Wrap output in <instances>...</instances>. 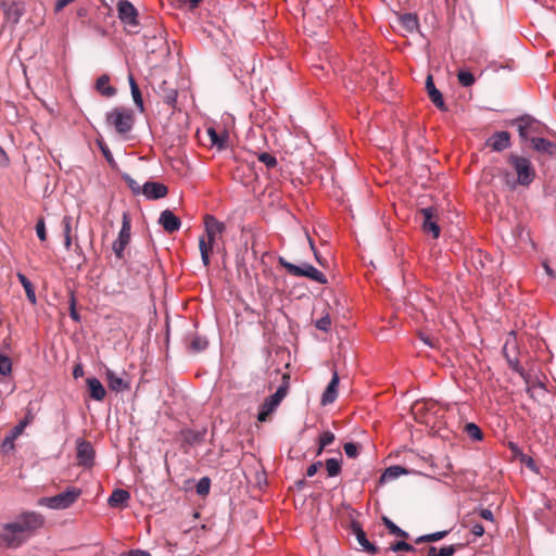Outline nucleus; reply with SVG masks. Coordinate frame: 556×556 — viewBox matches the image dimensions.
Here are the masks:
<instances>
[{
	"instance_id": "f257e3e1",
	"label": "nucleus",
	"mask_w": 556,
	"mask_h": 556,
	"mask_svg": "<svg viewBox=\"0 0 556 556\" xmlns=\"http://www.w3.org/2000/svg\"><path fill=\"white\" fill-rule=\"evenodd\" d=\"M43 523L41 515L28 511L20 515L13 522L2 526L0 541L8 547H18L26 540V533L40 528Z\"/></svg>"
},
{
	"instance_id": "f03ea898",
	"label": "nucleus",
	"mask_w": 556,
	"mask_h": 556,
	"mask_svg": "<svg viewBox=\"0 0 556 556\" xmlns=\"http://www.w3.org/2000/svg\"><path fill=\"white\" fill-rule=\"evenodd\" d=\"M508 163L516 173V177L508 170L500 172L498 177L509 190H515L518 186H529L535 177V170L529 159L511 154Z\"/></svg>"
},
{
	"instance_id": "7ed1b4c3",
	"label": "nucleus",
	"mask_w": 556,
	"mask_h": 556,
	"mask_svg": "<svg viewBox=\"0 0 556 556\" xmlns=\"http://www.w3.org/2000/svg\"><path fill=\"white\" fill-rule=\"evenodd\" d=\"M205 236L199 239V249L201 260L205 267L210 265V252L216 244L217 239L222 238L226 226L212 215H206L204 220Z\"/></svg>"
},
{
	"instance_id": "20e7f679",
	"label": "nucleus",
	"mask_w": 556,
	"mask_h": 556,
	"mask_svg": "<svg viewBox=\"0 0 556 556\" xmlns=\"http://www.w3.org/2000/svg\"><path fill=\"white\" fill-rule=\"evenodd\" d=\"M80 495V489L76 486H67L64 492H61L54 496L39 498L38 505L53 510H63L73 506Z\"/></svg>"
},
{
	"instance_id": "39448f33",
	"label": "nucleus",
	"mask_w": 556,
	"mask_h": 556,
	"mask_svg": "<svg viewBox=\"0 0 556 556\" xmlns=\"http://www.w3.org/2000/svg\"><path fill=\"white\" fill-rule=\"evenodd\" d=\"M278 263L281 267H283L291 276L294 277H306L312 279L313 281H316L318 283L325 285L327 283L326 276L318 270L316 267L308 263H302L301 265H295L289 261H287L285 257L279 256Z\"/></svg>"
},
{
	"instance_id": "423d86ee",
	"label": "nucleus",
	"mask_w": 556,
	"mask_h": 556,
	"mask_svg": "<svg viewBox=\"0 0 556 556\" xmlns=\"http://www.w3.org/2000/svg\"><path fill=\"white\" fill-rule=\"evenodd\" d=\"M106 122L112 125L118 134H127L132 129L134 115L128 109L116 108L106 114Z\"/></svg>"
},
{
	"instance_id": "0eeeda50",
	"label": "nucleus",
	"mask_w": 556,
	"mask_h": 556,
	"mask_svg": "<svg viewBox=\"0 0 556 556\" xmlns=\"http://www.w3.org/2000/svg\"><path fill=\"white\" fill-rule=\"evenodd\" d=\"M287 391L288 387L282 384L276 390L274 394L265 399L257 414V420L260 422L267 421L269 416L276 412L282 400L286 397Z\"/></svg>"
},
{
	"instance_id": "6e6552de",
	"label": "nucleus",
	"mask_w": 556,
	"mask_h": 556,
	"mask_svg": "<svg viewBox=\"0 0 556 556\" xmlns=\"http://www.w3.org/2000/svg\"><path fill=\"white\" fill-rule=\"evenodd\" d=\"M515 125H517L519 136L522 140H530L532 135L543 134L544 130H547V127L540 123L538 119L533 118L530 115H523L517 119H515Z\"/></svg>"
},
{
	"instance_id": "1a4fd4ad",
	"label": "nucleus",
	"mask_w": 556,
	"mask_h": 556,
	"mask_svg": "<svg viewBox=\"0 0 556 556\" xmlns=\"http://www.w3.org/2000/svg\"><path fill=\"white\" fill-rule=\"evenodd\" d=\"M130 222L127 213L123 214L122 228L118 232L117 239L112 244V250L117 258H122L124 251L130 241Z\"/></svg>"
},
{
	"instance_id": "9d476101",
	"label": "nucleus",
	"mask_w": 556,
	"mask_h": 556,
	"mask_svg": "<svg viewBox=\"0 0 556 556\" xmlns=\"http://www.w3.org/2000/svg\"><path fill=\"white\" fill-rule=\"evenodd\" d=\"M118 18L131 30L138 26V11L128 0H119L117 2Z\"/></svg>"
},
{
	"instance_id": "9b49d317",
	"label": "nucleus",
	"mask_w": 556,
	"mask_h": 556,
	"mask_svg": "<svg viewBox=\"0 0 556 556\" xmlns=\"http://www.w3.org/2000/svg\"><path fill=\"white\" fill-rule=\"evenodd\" d=\"M422 216V230L432 235L434 239L440 237L441 229L438 225V213L432 206L420 210Z\"/></svg>"
},
{
	"instance_id": "f8f14e48",
	"label": "nucleus",
	"mask_w": 556,
	"mask_h": 556,
	"mask_svg": "<svg viewBox=\"0 0 556 556\" xmlns=\"http://www.w3.org/2000/svg\"><path fill=\"white\" fill-rule=\"evenodd\" d=\"M78 464L85 467H91L94 458V450L90 442L78 439L76 441Z\"/></svg>"
},
{
	"instance_id": "ddd939ff",
	"label": "nucleus",
	"mask_w": 556,
	"mask_h": 556,
	"mask_svg": "<svg viewBox=\"0 0 556 556\" xmlns=\"http://www.w3.org/2000/svg\"><path fill=\"white\" fill-rule=\"evenodd\" d=\"M144 46L148 52L154 53L166 47V37L162 29H155L152 34H144Z\"/></svg>"
},
{
	"instance_id": "4468645a",
	"label": "nucleus",
	"mask_w": 556,
	"mask_h": 556,
	"mask_svg": "<svg viewBox=\"0 0 556 556\" xmlns=\"http://www.w3.org/2000/svg\"><path fill=\"white\" fill-rule=\"evenodd\" d=\"M352 533L354 534L362 551H364L370 555H376L378 553V551H379L378 547L367 539V535L359 523H357V522L352 523Z\"/></svg>"
},
{
	"instance_id": "2eb2a0df",
	"label": "nucleus",
	"mask_w": 556,
	"mask_h": 556,
	"mask_svg": "<svg viewBox=\"0 0 556 556\" xmlns=\"http://www.w3.org/2000/svg\"><path fill=\"white\" fill-rule=\"evenodd\" d=\"M168 192L167 187L164 184L156 181H147L142 186V193L149 200H157L166 197Z\"/></svg>"
},
{
	"instance_id": "dca6fc26",
	"label": "nucleus",
	"mask_w": 556,
	"mask_h": 556,
	"mask_svg": "<svg viewBox=\"0 0 556 556\" xmlns=\"http://www.w3.org/2000/svg\"><path fill=\"white\" fill-rule=\"evenodd\" d=\"M159 223L168 233L179 230L181 226L180 219L169 210H165L161 213Z\"/></svg>"
},
{
	"instance_id": "f3484780",
	"label": "nucleus",
	"mask_w": 556,
	"mask_h": 556,
	"mask_svg": "<svg viewBox=\"0 0 556 556\" xmlns=\"http://www.w3.org/2000/svg\"><path fill=\"white\" fill-rule=\"evenodd\" d=\"M339 380L340 379H339L338 372L333 371L331 380L321 395V404L323 405L331 404L338 397Z\"/></svg>"
},
{
	"instance_id": "a211bd4d",
	"label": "nucleus",
	"mask_w": 556,
	"mask_h": 556,
	"mask_svg": "<svg viewBox=\"0 0 556 556\" xmlns=\"http://www.w3.org/2000/svg\"><path fill=\"white\" fill-rule=\"evenodd\" d=\"M494 151L501 152L510 144V135L508 131L495 132L486 142Z\"/></svg>"
},
{
	"instance_id": "6ab92c4d",
	"label": "nucleus",
	"mask_w": 556,
	"mask_h": 556,
	"mask_svg": "<svg viewBox=\"0 0 556 556\" xmlns=\"http://www.w3.org/2000/svg\"><path fill=\"white\" fill-rule=\"evenodd\" d=\"M426 89L428 91V94L431 99V101L433 102V104L442 110V111H445L446 110V106H445V103H444V100H443V97H442V93L435 88L434 86V83H433V79H432V76L429 75L426 79Z\"/></svg>"
},
{
	"instance_id": "aec40b11",
	"label": "nucleus",
	"mask_w": 556,
	"mask_h": 556,
	"mask_svg": "<svg viewBox=\"0 0 556 556\" xmlns=\"http://www.w3.org/2000/svg\"><path fill=\"white\" fill-rule=\"evenodd\" d=\"M87 386L89 389V395L91 399L96 401H102L105 397V389L101 381L96 377H90L87 379Z\"/></svg>"
},
{
	"instance_id": "412c9836",
	"label": "nucleus",
	"mask_w": 556,
	"mask_h": 556,
	"mask_svg": "<svg viewBox=\"0 0 556 556\" xmlns=\"http://www.w3.org/2000/svg\"><path fill=\"white\" fill-rule=\"evenodd\" d=\"M531 143L534 150L540 153L555 155L556 154V144L549 140L533 137L531 138Z\"/></svg>"
},
{
	"instance_id": "4be33fe9",
	"label": "nucleus",
	"mask_w": 556,
	"mask_h": 556,
	"mask_svg": "<svg viewBox=\"0 0 556 556\" xmlns=\"http://www.w3.org/2000/svg\"><path fill=\"white\" fill-rule=\"evenodd\" d=\"M130 498L128 491L124 489H115L110 495L108 503L111 507L124 506Z\"/></svg>"
},
{
	"instance_id": "5701e85b",
	"label": "nucleus",
	"mask_w": 556,
	"mask_h": 556,
	"mask_svg": "<svg viewBox=\"0 0 556 556\" xmlns=\"http://www.w3.org/2000/svg\"><path fill=\"white\" fill-rule=\"evenodd\" d=\"M106 379L111 390L119 392L128 388V383L124 379L117 376L114 371L106 370Z\"/></svg>"
},
{
	"instance_id": "b1692460",
	"label": "nucleus",
	"mask_w": 556,
	"mask_h": 556,
	"mask_svg": "<svg viewBox=\"0 0 556 556\" xmlns=\"http://www.w3.org/2000/svg\"><path fill=\"white\" fill-rule=\"evenodd\" d=\"M16 277H17L18 281L21 282V285L23 286L28 301L31 304H36L37 298H36L35 288H34L31 281L22 273H17Z\"/></svg>"
},
{
	"instance_id": "393cba45",
	"label": "nucleus",
	"mask_w": 556,
	"mask_h": 556,
	"mask_svg": "<svg viewBox=\"0 0 556 556\" xmlns=\"http://www.w3.org/2000/svg\"><path fill=\"white\" fill-rule=\"evenodd\" d=\"M128 80H129V86H130V91H131L134 102H135L136 106L138 108V110L140 112H143L144 105H143V100L141 97L140 89H139L132 75H129Z\"/></svg>"
},
{
	"instance_id": "a878e982",
	"label": "nucleus",
	"mask_w": 556,
	"mask_h": 556,
	"mask_svg": "<svg viewBox=\"0 0 556 556\" xmlns=\"http://www.w3.org/2000/svg\"><path fill=\"white\" fill-rule=\"evenodd\" d=\"M110 77L108 75H102L97 79L96 88L97 90L106 97H112L115 94V88L109 86Z\"/></svg>"
},
{
	"instance_id": "bb28decb",
	"label": "nucleus",
	"mask_w": 556,
	"mask_h": 556,
	"mask_svg": "<svg viewBox=\"0 0 556 556\" xmlns=\"http://www.w3.org/2000/svg\"><path fill=\"white\" fill-rule=\"evenodd\" d=\"M400 24L408 31H414L418 27V18L413 13H404L400 16Z\"/></svg>"
},
{
	"instance_id": "cd10ccee",
	"label": "nucleus",
	"mask_w": 556,
	"mask_h": 556,
	"mask_svg": "<svg viewBox=\"0 0 556 556\" xmlns=\"http://www.w3.org/2000/svg\"><path fill=\"white\" fill-rule=\"evenodd\" d=\"M464 430L467 435L475 441H481L483 439L482 430L475 422H467Z\"/></svg>"
},
{
	"instance_id": "c85d7f7f",
	"label": "nucleus",
	"mask_w": 556,
	"mask_h": 556,
	"mask_svg": "<svg viewBox=\"0 0 556 556\" xmlns=\"http://www.w3.org/2000/svg\"><path fill=\"white\" fill-rule=\"evenodd\" d=\"M326 469L329 477H336L341 471V462L337 458L326 460Z\"/></svg>"
},
{
	"instance_id": "c756f323",
	"label": "nucleus",
	"mask_w": 556,
	"mask_h": 556,
	"mask_svg": "<svg viewBox=\"0 0 556 556\" xmlns=\"http://www.w3.org/2000/svg\"><path fill=\"white\" fill-rule=\"evenodd\" d=\"M382 521H383L384 526L388 528V530L390 531L391 534H394V535H397V536H402V538H407L408 536V533L406 531H404L403 529L397 527L388 517H383Z\"/></svg>"
},
{
	"instance_id": "7c9ffc66",
	"label": "nucleus",
	"mask_w": 556,
	"mask_h": 556,
	"mask_svg": "<svg viewBox=\"0 0 556 556\" xmlns=\"http://www.w3.org/2000/svg\"><path fill=\"white\" fill-rule=\"evenodd\" d=\"M334 441V434L330 431H324L319 435V447L317 451V455H320L325 447L330 445Z\"/></svg>"
},
{
	"instance_id": "2f4dec72",
	"label": "nucleus",
	"mask_w": 556,
	"mask_h": 556,
	"mask_svg": "<svg viewBox=\"0 0 556 556\" xmlns=\"http://www.w3.org/2000/svg\"><path fill=\"white\" fill-rule=\"evenodd\" d=\"M406 472H407L406 469L401 466H391L384 470L382 478L383 479H396Z\"/></svg>"
},
{
	"instance_id": "473e14b6",
	"label": "nucleus",
	"mask_w": 556,
	"mask_h": 556,
	"mask_svg": "<svg viewBox=\"0 0 556 556\" xmlns=\"http://www.w3.org/2000/svg\"><path fill=\"white\" fill-rule=\"evenodd\" d=\"M457 78L463 87H470L475 84V77L468 71H459L457 74Z\"/></svg>"
},
{
	"instance_id": "72a5a7b5",
	"label": "nucleus",
	"mask_w": 556,
	"mask_h": 556,
	"mask_svg": "<svg viewBox=\"0 0 556 556\" xmlns=\"http://www.w3.org/2000/svg\"><path fill=\"white\" fill-rule=\"evenodd\" d=\"M208 342L205 338L194 336L190 342V349L194 352H201L206 349Z\"/></svg>"
},
{
	"instance_id": "f704fd0d",
	"label": "nucleus",
	"mask_w": 556,
	"mask_h": 556,
	"mask_svg": "<svg viewBox=\"0 0 556 556\" xmlns=\"http://www.w3.org/2000/svg\"><path fill=\"white\" fill-rule=\"evenodd\" d=\"M389 551H392V552H415V547L410 544H408L407 542L405 541H397L393 544L390 545V547L388 548Z\"/></svg>"
},
{
	"instance_id": "c9c22d12",
	"label": "nucleus",
	"mask_w": 556,
	"mask_h": 556,
	"mask_svg": "<svg viewBox=\"0 0 556 556\" xmlns=\"http://www.w3.org/2000/svg\"><path fill=\"white\" fill-rule=\"evenodd\" d=\"M260 162L266 165L267 168H274L277 165V159L267 152H262L257 155Z\"/></svg>"
},
{
	"instance_id": "e433bc0d",
	"label": "nucleus",
	"mask_w": 556,
	"mask_h": 556,
	"mask_svg": "<svg viewBox=\"0 0 556 556\" xmlns=\"http://www.w3.org/2000/svg\"><path fill=\"white\" fill-rule=\"evenodd\" d=\"M26 426L25 421L20 422L16 425L8 435V441H10V446H14V441L18 438V435L23 432L24 428Z\"/></svg>"
},
{
	"instance_id": "4c0bfd02",
	"label": "nucleus",
	"mask_w": 556,
	"mask_h": 556,
	"mask_svg": "<svg viewBox=\"0 0 556 556\" xmlns=\"http://www.w3.org/2000/svg\"><path fill=\"white\" fill-rule=\"evenodd\" d=\"M12 371V363L11 359L0 354V375L8 376Z\"/></svg>"
},
{
	"instance_id": "58836bf2",
	"label": "nucleus",
	"mask_w": 556,
	"mask_h": 556,
	"mask_svg": "<svg viewBox=\"0 0 556 556\" xmlns=\"http://www.w3.org/2000/svg\"><path fill=\"white\" fill-rule=\"evenodd\" d=\"M211 480L207 477H203L197 483V493L199 495H206L210 492Z\"/></svg>"
},
{
	"instance_id": "ea45409f",
	"label": "nucleus",
	"mask_w": 556,
	"mask_h": 556,
	"mask_svg": "<svg viewBox=\"0 0 556 556\" xmlns=\"http://www.w3.org/2000/svg\"><path fill=\"white\" fill-rule=\"evenodd\" d=\"M124 180L135 194L142 193V187L129 175H125Z\"/></svg>"
},
{
	"instance_id": "a19ab883",
	"label": "nucleus",
	"mask_w": 556,
	"mask_h": 556,
	"mask_svg": "<svg viewBox=\"0 0 556 556\" xmlns=\"http://www.w3.org/2000/svg\"><path fill=\"white\" fill-rule=\"evenodd\" d=\"M315 326L319 330L328 331L331 326V319H330L329 315L323 316L321 318L317 319L315 321Z\"/></svg>"
},
{
	"instance_id": "79ce46f5",
	"label": "nucleus",
	"mask_w": 556,
	"mask_h": 556,
	"mask_svg": "<svg viewBox=\"0 0 556 556\" xmlns=\"http://www.w3.org/2000/svg\"><path fill=\"white\" fill-rule=\"evenodd\" d=\"M36 233L40 241L47 240V231H46V224L43 218H39V220L36 224Z\"/></svg>"
},
{
	"instance_id": "37998d69",
	"label": "nucleus",
	"mask_w": 556,
	"mask_h": 556,
	"mask_svg": "<svg viewBox=\"0 0 556 556\" xmlns=\"http://www.w3.org/2000/svg\"><path fill=\"white\" fill-rule=\"evenodd\" d=\"M343 448H344L346 456L350 458H355L358 455V447L353 442L345 443Z\"/></svg>"
},
{
	"instance_id": "c03bdc74",
	"label": "nucleus",
	"mask_w": 556,
	"mask_h": 556,
	"mask_svg": "<svg viewBox=\"0 0 556 556\" xmlns=\"http://www.w3.org/2000/svg\"><path fill=\"white\" fill-rule=\"evenodd\" d=\"M97 143H98L103 156L105 157V160L109 163H113L114 159H113V155H112L109 147L102 140H97Z\"/></svg>"
},
{
	"instance_id": "a18cd8bd",
	"label": "nucleus",
	"mask_w": 556,
	"mask_h": 556,
	"mask_svg": "<svg viewBox=\"0 0 556 556\" xmlns=\"http://www.w3.org/2000/svg\"><path fill=\"white\" fill-rule=\"evenodd\" d=\"M72 216L65 215L62 219V226H63V235L64 236H72Z\"/></svg>"
},
{
	"instance_id": "49530a36",
	"label": "nucleus",
	"mask_w": 556,
	"mask_h": 556,
	"mask_svg": "<svg viewBox=\"0 0 556 556\" xmlns=\"http://www.w3.org/2000/svg\"><path fill=\"white\" fill-rule=\"evenodd\" d=\"M447 531H438L434 533L427 534L428 542H437L445 538Z\"/></svg>"
},
{
	"instance_id": "de8ad7c7",
	"label": "nucleus",
	"mask_w": 556,
	"mask_h": 556,
	"mask_svg": "<svg viewBox=\"0 0 556 556\" xmlns=\"http://www.w3.org/2000/svg\"><path fill=\"white\" fill-rule=\"evenodd\" d=\"M455 552L454 545L443 546L438 551V556H453Z\"/></svg>"
},
{
	"instance_id": "09e8293b",
	"label": "nucleus",
	"mask_w": 556,
	"mask_h": 556,
	"mask_svg": "<svg viewBox=\"0 0 556 556\" xmlns=\"http://www.w3.org/2000/svg\"><path fill=\"white\" fill-rule=\"evenodd\" d=\"M207 134H208V136H210V138H211V140H212V143H213V144H216V146H218V147H222V146H223L222 140L219 139L218 134L216 132V130H215V129L210 128V129L207 130Z\"/></svg>"
},
{
	"instance_id": "8fccbe9b",
	"label": "nucleus",
	"mask_w": 556,
	"mask_h": 556,
	"mask_svg": "<svg viewBox=\"0 0 556 556\" xmlns=\"http://www.w3.org/2000/svg\"><path fill=\"white\" fill-rule=\"evenodd\" d=\"M321 466V462H316L314 464H312L311 466H308V468L306 469V476L307 477H313L316 475V472L318 471V469L320 468Z\"/></svg>"
},
{
	"instance_id": "3c124183",
	"label": "nucleus",
	"mask_w": 556,
	"mask_h": 556,
	"mask_svg": "<svg viewBox=\"0 0 556 556\" xmlns=\"http://www.w3.org/2000/svg\"><path fill=\"white\" fill-rule=\"evenodd\" d=\"M471 533L476 536H482L484 533V527L481 523H473L470 529Z\"/></svg>"
},
{
	"instance_id": "603ef678",
	"label": "nucleus",
	"mask_w": 556,
	"mask_h": 556,
	"mask_svg": "<svg viewBox=\"0 0 556 556\" xmlns=\"http://www.w3.org/2000/svg\"><path fill=\"white\" fill-rule=\"evenodd\" d=\"M177 100V92L176 90L172 89L165 97V102L169 105H174Z\"/></svg>"
},
{
	"instance_id": "864d4df0",
	"label": "nucleus",
	"mask_w": 556,
	"mask_h": 556,
	"mask_svg": "<svg viewBox=\"0 0 556 556\" xmlns=\"http://www.w3.org/2000/svg\"><path fill=\"white\" fill-rule=\"evenodd\" d=\"M479 516L484 520L493 521V513L489 508H481L479 510Z\"/></svg>"
},
{
	"instance_id": "5fc2aeb1",
	"label": "nucleus",
	"mask_w": 556,
	"mask_h": 556,
	"mask_svg": "<svg viewBox=\"0 0 556 556\" xmlns=\"http://www.w3.org/2000/svg\"><path fill=\"white\" fill-rule=\"evenodd\" d=\"M70 315L72 317V319L78 321L79 320V315L75 308V299L74 296H72V300H71V312H70Z\"/></svg>"
},
{
	"instance_id": "6e6d98bb",
	"label": "nucleus",
	"mask_w": 556,
	"mask_h": 556,
	"mask_svg": "<svg viewBox=\"0 0 556 556\" xmlns=\"http://www.w3.org/2000/svg\"><path fill=\"white\" fill-rule=\"evenodd\" d=\"M73 0H56L55 2V11L60 12L63 10L67 4H70Z\"/></svg>"
},
{
	"instance_id": "4d7b16f0",
	"label": "nucleus",
	"mask_w": 556,
	"mask_h": 556,
	"mask_svg": "<svg viewBox=\"0 0 556 556\" xmlns=\"http://www.w3.org/2000/svg\"><path fill=\"white\" fill-rule=\"evenodd\" d=\"M9 164V157L4 150L0 147V166L4 167Z\"/></svg>"
},
{
	"instance_id": "13d9d810",
	"label": "nucleus",
	"mask_w": 556,
	"mask_h": 556,
	"mask_svg": "<svg viewBox=\"0 0 556 556\" xmlns=\"http://www.w3.org/2000/svg\"><path fill=\"white\" fill-rule=\"evenodd\" d=\"M73 376L74 378H80L84 376V368L81 364H77L73 369Z\"/></svg>"
},
{
	"instance_id": "bf43d9fd",
	"label": "nucleus",
	"mask_w": 556,
	"mask_h": 556,
	"mask_svg": "<svg viewBox=\"0 0 556 556\" xmlns=\"http://www.w3.org/2000/svg\"><path fill=\"white\" fill-rule=\"evenodd\" d=\"M121 556H151L148 552L136 549L130 551L129 553L122 554Z\"/></svg>"
},
{
	"instance_id": "052dcab7",
	"label": "nucleus",
	"mask_w": 556,
	"mask_h": 556,
	"mask_svg": "<svg viewBox=\"0 0 556 556\" xmlns=\"http://www.w3.org/2000/svg\"><path fill=\"white\" fill-rule=\"evenodd\" d=\"M202 0H180L184 4H188L191 9L197 8Z\"/></svg>"
},
{
	"instance_id": "680f3d73",
	"label": "nucleus",
	"mask_w": 556,
	"mask_h": 556,
	"mask_svg": "<svg viewBox=\"0 0 556 556\" xmlns=\"http://www.w3.org/2000/svg\"><path fill=\"white\" fill-rule=\"evenodd\" d=\"M73 244V237L72 236H64V247L68 251L71 250Z\"/></svg>"
},
{
	"instance_id": "e2e57ef3",
	"label": "nucleus",
	"mask_w": 556,
	"mask_h": 556,
	"mask_svg": "<svg viewBox=\"0 0 556 556\" xmlns=\"http://www.w3.org/2000/svg\"><path fill=\"white\" fill-rule=\"evenodd\" d=\"M307 238H308V242H309L311 249H312V250H313V252H314V255H315L316 261H317L318 263H321V262H320V258H319V255H318V253H317V251H316V249H315V245H314L313 240L311 239V237H309V236H307Z\"/></svg>"
},
{
	"instance_id": "0e129e2a",
	"label": "nucleus",
	"mask_w": 556,
	"mask_h": 556,
	"mask_svg": "<svg viewBox=\"0 0 556 556\" xmlns=\"http://www.w3.org/2000/svg\"><path fill=\"white\" fill-rule=\"evenodd\" d=\"M2 448H3L4 451H7V450H9V448H12V447L10 446V441H8V435L5 437V439H4V440H3V442H2Z\"/></svg>"
},
{
	"instance_id": "69168bd1",
	"label": "nucleus",
	"mask_w": 556,
	"mask_h": 556,
	"mask_svg": "<svg viewBox=\"0 0 556 556\" xmlns=\"http://www.w3.org/2000/svg\"><path fill=\"white\" fill-rule=\"evenodd\" d=\"M427 556H438V549L437 547L434 546H431L428 551V555Z\"/></svg>"
},
{
	"instance_id": "338daca9",
	"label": "nucleus",
	"mask_w": 556,
	"mask_h": 556,
	"mask_svg": "<svg viewBox=\"0 0 556 556\" xmlns=\"http://www.w3.org/2000/svg\"><path fill=\"white\" fill-rule=\"evenodd\" d=\"M415 542L417 544H420V543H424V542H428V539H427V534L426 535H421V536H418Z\"/></svg>"
},
{
	"instance_id": "774afa93",
	"label": "nucleus",
	"mask_w": 556,
	"mask_h": 556,
	"mask_svg": "<svg viewBox=\"0 0 556 556\" xmlns=\"http://www.w3.org/2000/svg\"><path fill=\"white\" fill-rule=\"evenodd\" d=\"M545 270L547 273L548 276H555L556 273L553 271V269H551L547 265H545Z\"/></svg>"
}]
</instances>
